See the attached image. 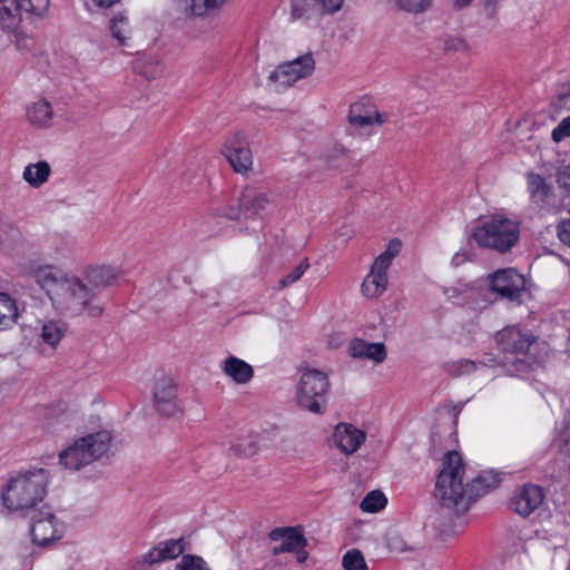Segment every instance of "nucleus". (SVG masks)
I'll return each instance as SVG.
<instances>
[{
  "mask_svg": "<svg viewBox=\"0 0 570 570\" xmlns=\"http://www.w3.org/2000/svg\"><path fill=\"white\" fill-rule=\"evenodd\" d=\"M36 283L46 291L53 307L67 316L99 317L104 306L83 278L51 265L33 269Z\"/></svg>",
  "mask_w": 570,
  "mask_h": 570,
  "instance_id": "1",
  "label": "nucleus"
},
{
  "mask_svg": "<svg viewBox=\"0 0 570 570\" xmlns=\"http://www.w3.org/2000/svg\"><path fill=\"white\" fill-rule=\"evenodd\" d=\"M48 483L43 469L20 472L2 488L1 503L10 513L26 514L45 499Z\"/></svg>",
  "mask_w": 570,
  "mask_h": 570,
  "instance_id": "2",
  "label": "nucleus"
},
{
  "mask_svg": "<svg viewBox=\"0 0 570 570\" xmlns=\"http://www.w3.org/2000/svg\"><path fill=\"white\" fill-rule=\"evenodd\" d=\"M434 495L442 507L458 512L468 510L473 502L470 483L464 482V464L458 452L449 451L445 454Z\"/></svg>",
  "mask_w": 570,
  "mask_h": 570,
  "instance_id": "3",
  "label": "nucleus"
},
{
  "mask_svg": "<svg viewBox=\"0 0 570 570\" xmlns=\"http://www.w3.org/2000/svg\"><path fill=\"white\" fill-rule=\"evenodd\" d=\"M471 235L480 247L507 253L519 242L520 225L503 214H494L476 224Z\"/></svg>",
  "mask_w": 570,
  "mask_h": 570,
  "instance_id": "4",
  "label": "nucleus"
},
{
  "mask_svg": "<svg viewBox=\"0 0 570 570\" xmlns=\"http://www.w3.org/2000/svg\"><path fill=\"white\" fill-rule=\"evenodd\" d=\"M330 389L331 383L325 371L304 367L296 385L295 401L302 410L321 415L326 410Z\"/></svg>",
  "mask_w": 570,
  "mask_h": 570,
  "instance_id": "5",
  "label": "nucleus"
},
{
  "mask_svg": "<svg viewBox=\"0 0 570 570\" xmlns=\"http://www.w3.org/2000/svg\"><path fill=\"white\" fill-rule=\"evenodd\" d=\"M111 440L112 435L108 430L90 433L60 452L59 462L66 469L80 470L104 456L109 451Z\"/></svg>",
  "mask_w": 570,
  "mask_h": 570,
  "instance_id": "6",
  "label": "nucleus"
},
{
  "mask_svg": "<svg viewBox=\"0 0 570 570\" xmlns=\"http://www.w3.org/2000/svg\"><path fill=\"white\" fill-rule=\"evenodd\" d=\"M400 250L401 242L392 239L386 249L375 258L370 273L361 285L362 294L365 297L377 298L386 291L389 283L387 269Z\"/></svg>",
  "mask_w": 570,
  "mask_h": 570,
  "instance_id": "7",
  "label": "nucleus"
},
{
  "mask_svg": "<svg viewBox=\"0 0 570 570\" xmlns=\"http://www.w3.org/2000/svg\"><path fill=\"white\" fill-rule=\"evenodd\" d=\"M315 70L312 53H305L291 61L279 63L271 71L267 85L274 91H281L293 86L296 81L309 77Z\"/></svg>",
  "mask_w": 570,
  "mask_h": 570,
  "instance_id": "8",
  "label": "nucleus"
},
{
  "mask_svg": "<svg viewBox=\"0 0 570 570\" xmlns=\"http://www.w3.org/2000/svg\"><path fill=\"white\" fill-rule=\"evenodd\" d=\"M534 341L535 338L531 334L524 333L518 327H507L500 331L497 334V342L504 355L498 364L508 366L521 362Z\"/></svg>",
  "mask_w": 570,
  "mask_h": 570,
  "instance_id": "9",
  "label": "nucleus"
},
{
  "mask_svg": "<svg viewBox=\"0 0 570 570\" xmlns=\"http://www.w3.org/2000/svg\"><path fill=\"white\" fill-rule=\"evenodd\" d=\"M274 202V193L268 189L246 187L240 195L239 206L230 207L222 215L229 219H238L242 212L246 216H256L264 212Z\"/></svg>",
  "mask_w": 570,
  "mask_h": 570,
  "instance_id": "10",
  "label": "nucleus"
},
{
  "mask_svg": "<svg viewBox=\"0 0 570 570\" xmlns=\"http://www.w3.org/2000/svg\"><path fill=\"white\" fill-rule=\"evenodd\" d=\"M153 401L163 416L171 417L184 413V406L178 400V386L173 377L163 376L155 382Z\"/></svg>",
  "mask_w": 570,
  "mask_h": 570,
  "instance_id": "11",
  "label": "nucleus"
},
{
  "mask_svg": "<svg viewBox=\"0 0 570 570\" xmlns=\"http://www.w3.org/2000/svg\"><path fill=\"white\" fill-rule=\"evenodd\" d=\"M49 0H0V23L3 28L14 30L22 14H41L47 10Z\"/></svg>",
  "mask_w": 570,
  "mask_h": 570,
  "instance_id": "12",
  "label": "nucleus"
},
{
  "mask_svg": "<svg viewBox=\"0 0 570 570\" xmlns=\"http://www.w3.org/2000/svg\"><path fill=\"white\" fill-rule=\"evenodd\" d=\"M490 289L500 297L518 301L525 288L523 275L514 268H503L488 276Z\"/></svg>",
  "mask_w": 570,
  "mask_h": 570,
  "instance_id": "13",
  "label": "nucleus"
},
{
  "mask_svg": "<svg viewBox=\"0 0 570 570\" xmlns=\"http://www.w3.org/2000/svg\"><path fill=\"white\" fill-rule=\"evenodd\" d=\"M222 153L236 173L245 174L252 169L253 155L244 134L235 132L228 136Z\"/></svg>",
  "mask_w": 570,
  "mask_h": 570,
  "instance_id": "14",
  "label": "nucleus"
},
{
  "mask_svg": "<svg viewBox=\"0 0 570 570\" xmlns=\"http://www.w3.org/2000/svg\"><path fill=\"white\" fill-rule=\"evenodd\" d=\"M31 538L38 546H47L62 537L63 524L48 510L38 511L31 521Z\"/></svg>",
  "mask_w": 570,
  "mask_h": 570,
  "instance_id": "15",
  "label": "nucleus"
},
{
  "mask_svg": "<svg viewBox=\"0 0 570 570\" xmlns=\"http://www.w3.org/2000/svg\"><path fill=\"white\" fill-rule=\"evenodd\" d=\"M332 440L341 453L352 455L365 443L366 433L351 423L341 422L335 425Z\"/></svg>",
  "mask_w": 570,
  "mask_h": 570,
  "instance_id": "16",
  "label": "nucleus"
},
{
  "mask_svg": "<svg viewBox=\"0 0 570 570\" xmlns=\"http://www.w3.org/2000/svg\"><path fill=\"white\" fill-rule=\"evenodd\" d=\"M543 498L539 485L524 484L515 492L512 504L518 514L528 517L542 504Z\"/></svg>",
  "mask_w": 570,
  "mask_h": 570,
  "instance_id": "17",
  "label": "nucleus"
},
{
  "mask_svg": "<svg viewBox=\"0 0 570 570\" xmlns=\"http://www.w3.org/2000/svg\"><path fill=\"white\" fill-rule=\"evenodd\" d=\"M120 275L119 268L106 264L89 265L83 271V279L94 292L114 285Z\"/></svg>",
  "mask_w": 570,
  "mask_h": 570,
  "instance_id": "18",
  "label": "nucleus"
},
{
  "mask_svg": "<svg viewBox=\"0 0 570 570\" xmlns=\"http://www.w3.org/2000/svg\"><path fill=\"white\" fill-rule=\"evenodd\" d=\"M27 119L32 126L47 129L53 126L55 112L47 99H38L27 106Z\"/></svg>",
  "mask_w": 570,
  "mask_h": 570,
  "instance_id": "19",
  "label": "nucleus"
},
{
  "mask_svg": "<svg viewBox=\"0 0 570 570\" xmlns=\"http://www.w3.org/2000/svg\"><path fill=\"white\" fill-rule=\"evenodd\" d=\"M220 368L227 377L238 385L247 384L254 376L253 366L234 355L225 358L222 362Z\"/></svg>",
  "mask_w": 570,
  "mask_h": 570,
  "instance_id": "20",
  "label": "nucleus"
},
{
  "mask_svg": "<svg viewBox=\"0 0 570 570\" xmlns=\"http://www.w3.org/2000/svg\"><path fill=\"white\" fill-rule=\"evenodd\" d=\"M348 352L354 358H366L374 363H382L386 358V348L383 343H368L360 338L350 343Z\"/></svg>",
  "mask_w": 570,
  "mask_h": 570,
  "instance_id": "21",
  "label": "nucleus"
},
{
  "mask_svg": "<svg viewBox=\"0 0 570 570\" xmlns=\"http://www.w3.org/2000/svg\"><path fill=\"white\" fill-rule=\"evenodd\" d=\"M185 550L183 539H171L165 542H160L158 546L153 548L146 556V562L153 564L166 560H173L183 554Z\"/></svg>",
  "mask_w": 570,
  "mask_h": 570,
  "instance_id": "22",
  "label": "nucleus"
},
{
  "mask_svg": "<svg viewBox=\"0 0 570 570\" xmlns=\"http://www.w3.org/2000/svg\"><path fill=\"white\" fill-rule=\"evenodd\" d=\"M68 332L63 321L49 320L41 324L39 337L42 344L55 350Z\"/></svg>",
  "mask_w": 570,
  "mask_h": 570,
  "instance_id": "23",
  "label": "nucleus"
},
{
  "mask_svg": "<svg viewBox=\"0 0 570 570\" xmlns=\"http://www.w3.org/2000/svg\"><path fill=\"white\" fill-rule=\"evenodd\" d=\"M51 175V167L48 161L39 160L28 164L22 171V179L32 188L45 185Z\"/></svg>",
  "mask_w": 570,
  "mask_h": 570,
  "instance_id": "24",
  "label": "nucleus"
},
{
  "mask_svg": "<svg viewBox=\"0 0 570 570\" xmlns=\"http://www.w3.org/2000/svg\"><path fill=\"white\" fill-rule=\"evenodd\" d=\"M528 191L532 200L543 206L551 205V188L546 183L544 178L539 174L529 173L527 176Z\"/></svg>",
  "mask_w": 570,
  "mask_h": 570,
  "instance_id": "25",
  "label": "nucleus"
},
{
  "mask_svg": "<svg viewBox=\"0 0 570 570\" xmlns=\"http://www.w3.org/2000/svg\"><path fill=\"white\" fill-rule=\"evenodd\" d=\"M273 539L282 538L283 541L276 551H296L304 547V537L295 529H276L272 532Z\"/></svg>",
  "mask_w": 570,
  "mask_h": 570,
  "instance_id": "26",
  "label": "nucleus"
},
{
  "mask_svg": "<svg viewBox=\"0 0 570 570\" xmlns=\"http://www.w3.org/2000/svg\"><path fill=\"white\" fill-rule=\"evenodd\" d=\"M228 0H177L178 7L187 14L204 16L207 11L219 9Z\"/></svg>",
  "mask_w": 570,
  "mask_h": 570,
  "instance_id": "27",
  "label": "nucleus"
},
{
  "mask_svg": "<svg viewBox=\"0 0 570 570\" xmlns=\"http://www.w3.org/2000/svg\"><path fill=\"white\" fill-rule=\"evenodd\" d=\"M228 443V452L235 456H250L257 450L254 436L249 433L234 435Z\"/></svg>",
  "mask_w": 570,
  "mask_h": 570,
  "instance_id": "28",
  "label": "nucleus"
},
{
  "mask_svg": "<svg viewBox=\"0 0 570 570\" xmlns=\"http://www.w3.org/2000/svg\"><path fill=\"white\" fill-rule=\"evenodd\" d=\"M501 479L498 473L493 471H484L470 483L473 501L480 495L485 494L490 490L497 488Z\"/></svg>",
  "mask_w": 570,
  "mask_h": 570,
  "instance_id": "29",
  "label": "nucleus"
},
{
  "mask_svg": "<svg viewBox=\"0 0 570 570\" xmlns=\"http://www.w3.org/2000/svg\"><path fill=\"white\" fill-rule=\"evenodd\" d=\"M18 317L16 302L4 293H0V330L11 326Z\"/></svg>",
  "mask_w": 570,
  "mask_h": 570,
  "instance_id": "30",
  "label": "nucleus"
},
{
  "mask_svg": "<svg viewBox=\"0 0 570 570\" xmlns=\"http://www.w3.org/2000/svg\"><path fill=\"white\" fill-rule=\"evenodd\" d=\"M110 32L119 45H127V41L131 37V27L128 18L124 14L115 16L110 21Z\"/></svg>",
  "mask_w": 570,
  "mask_h": 570,
  "instance_id": "31",
  "label": "nucleus"
},
{
  "mask_svg": "<svg viewBox=\"0 0 570 570\" xmlns=\"http://www.w3.org/2000/svg\"><path fill=\"white\" fill-rule=\"evenodd\" d=\"M361 110L360 105H354L351 107L348 121L350 124L356 127H365L373 124L381 125L384 122V118L380 112H372L367 115H361L358 111Z\"/></svg>",
  "mask_w": 570,
  "mask_h": 570,
  "instance_id": "32",
  "label": "nucleus"
},
{
  "mask_svg": "<svg viewBox=\"0 0 570 570\" xmlns=\"http://www.w3.org/2000/svg\"><path fill=\"white\" fill-rule=\"evenodd\" d=\"M387 503L386 497L379 490L368 492L360 503V509L364 512L376 513Z\"/></svg>",
  "mask_w": 570,
  "mask_h": 570,
  "instance_id": "33",
  "label": "nucleus"
},
{
  "mask_svg": "<svg viewBox=\"0 0 570 570\" xmlns=\"http://www.w3.org/2000/svg\"><path fill=\"white\" fill-rule=\"evenodd\" d=\"M343 568L345 570H367L366 561L358 550H350L343 557Z\"/></svg>",
  "mask_w": 570,
  "mask_h": 570,
  "instance_id": "34",
  "label": "nucleus"
},
{
  "mask_svg": "<svg viewBox=\"0 0 570 570\" xmlns=\"http://www.w3.org/2000/svg\"><path fill=\"white\" fill-rule=\"evenodd\" d=\"M395 6L410 13H421L431 7L432 0H394Z\"/></svg>",
  "mask_w": 570,
  "mask_h": 570,
  "instance_id": "35",
  "label": "nucleus"
},
{
  "mask_svg": "<svg viewBox=\"0 0 570 570\" xmlns=\"http://www.w3.org/2000/svg\"><path fill=\"white\" fill-rule=\"evenodd\" d=\"M478 364L471 360H459L448 364V372L453 376H462L473 373Z\"/></svg>",
  "mask_w": 570,
  "mask_h": 570,
  "instance_id": "36",
  "label": "nucleus"
},
{
  "mask_svg": "<svg viewBox=\"0 0 570 570\" xmlns=\"http://www.w3.org/2000/svg\"><path fill=\"white\" fill-rule=\"evenodd\" d=\"M176 570H207L203 558L193 554H185L175 566Z\"/></svg>",
  "mask_w": 570,
  "mask_h": 570,
  "instance_id": "37",
  "label": "nucleus"
},
{
  "mask_svg": "<svg viewBox=\"0 0 570 570\" xmlns=\"http://www.w3.org/2000/svg\"><path fill=\"white\" fill-rule=\"evenodd\" d=\"M308 267H309V264H308L307 259L302 261L297 266H295L293 268V271L291 273H288L286 276H284L279 281L278 288L283 289V288L289 286L291 284L297 282L303 276V274L305 273V271Z\"/></svg>",
  "mask_w": 570,
  "mask_h": 570,
  "instance_id": "38",
  "label": "nucleus"
},
{
  "mask_svg": "<svg viewBox=\"0 0 570 570\" xmlns=\"http://www.w3.org/2000/svg\"><path fill=\"white\" fill-rule=\"evenodd\" d=\"M551 136L556 142L561 141L566 137H570V116L562 119V121L552 130Z\"/></svg>",
  "mask_w": 570,
  "mask_h": 570,
  "instance_id": "39",
  "label": "nucleus"
},
{
  "mask_svg": "<svg viewBox=\"0 0 570 570\" xmlns=\"http://www.w3.org/2000/svg\"><path fill=\"white\" fill-rule=\"evenodd\" d=\"M315 3L318 6L320 10L323 13L332 14L337 12L342 6L344 0H314Z\"/></svg>",
  "mask_w": 570,
  "mask_h": 570,
  "instance_id": "40",
  "label": "nucleus"
},
{
  "mask_svg": "<svg viewBox=\"0 0 570 570\" xmlns=\"http://www.w3.org/2000/svg\"><path fill=\"white\" fill-rule=\"evenodd\" d=\"M466 48V43L463 39L460 38H452L445 41V49L446 50H463Z\"/></svg>",
  "mask_w": 570,
  "mask_h": 570,
  "instance_id": "41",
  "label": "nucleus"
},
{
  "mask_svg": "<svg viewBox=\"0 0 570 570\" xmlns=\"http://www.w3.org/2000/svg\"><path fill=\"white\" fill-rule=\"evenodd\" d=\"M298 0L292 1V18L299 19L304 16V9L301 8L297 3Z\"/></svg>",
  "mask_w": 570,
  "mask_h": 570,
  "instance_id": "42",
  "label": "nucleus"
},
{
  "mask_svg": "<svg viewBox=\"0 0 570 570\" xmlns=\"http://www.w3.org/2000/svg\"><path fill=\"white\" fill-rule=\"evenodd\" d=\"M119 1L120 0H92V2L99 8H110Z\"/></svg>",
  "mask_w": 570,
  "mask_h": 570,
  "instance_id": "43",
  "label": "nucleus"
},
{
  "mask_svg": "<svg viewBox=\"0 0 570 570\" xmlns=\"http://www.w3.org/2000/svg\"><path fill=\"white\" fill-rule=\"evenodd\" d=\"M473 0H453V6H454L455 9L461 10V9L470 6V3Z\"/></svg>",
  "mask_w": 570,
  "mask_h": 570,
  "instance_id": "44",
  "label": "nucleus"
},
{
  "mask_svg": "<svg viewBox=\"0 0 570 570\" xmlns=\"http://www.w3.org/2000/svg\"><path fill=\"white\" fill-rule=\"evenodd\" d=\"M462 259H463V255L455 254L454 257H453V263L454 264H459Z\"/></svg>",
  "mask_w": 570,
  "mask_h": 570,
  "instance_id": "45",
  "label": "nucleus"
},
{
  "mask_svg": "<svg viewBox=\"0 0 570 570\" xmlns=\"http://www.w3.org/2000/svg\"><path fill=\"white\" fill-rule=\"evenodd\" d=\"M558 183L562 184V177L560 176Z\"/></svg>",
  "mask_w": 570,
  "mask_h": 570,
  "instance_id": "46",
  "label": "nucleus"
},
{
  "mask_svg": "<svg viewBox=\"0 0 570 570\" xmlns=\"http://www.w3.org/2000/svg\"><path fill=\"white\" fill-rule=\"evenodd\" d=\"M522 362H523V360H522L521 362H518V363H517V364H514V365H518L519 363H522ZM515 370H519V366H515Z\"/></svg>",
  "mask_w": 570,
  "mask_h": 570,
  "instance_id": "47",
  "label": "nucleus"
}]
</instances>
